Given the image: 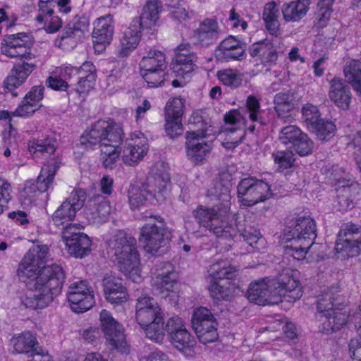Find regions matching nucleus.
Instances as JSON below:
<instances>
[{
	"mask_svg": "<svg viewBox=\"0 0 361 361\" xmlns=\"http://www.w3.org/2000/svg\"><path fill=\"white\" fill-rule=\"evenodd\" d=\"M207 195L218 200L219 204L211 208L197 207L194 212L195 217L200 226L219 238L220 245L225 244L226 251L231 250L238 232L252 250L264 252L267 249V240L259 231L251 226L243 230V225L237 221L235 215L230 212L231 197L228 183L216 181L207 190Z\"/></svg>",
	"mask_w": 361,
	"mask_h": 361,
	"instance_id": "obj_1",
	"label": "nucleus"
},
{
	"mask_svg": "<svg viewBox=\"0 0 361 361\" xmlns=\"http://www.w3.org/2000/svg\"><path fill=\"white\" fill-rule=\"evenodd\" d=\"M299 281L289 272L274 279H264L252 283L247 290V299L259 305H274L283 300L295 302L302 295Z\"/></svg>",
	"mask_w": 361,
	"mask_h": 361,
	"instance_id": "obj_2",
	"label": "nucleus"
},
{
	"mask_svg": "<svg viewBox=\"0 0 361 361\" xmlns=\"http://www.w3.org/2000/svg\"><path fill=\"white\" fill-rule=\"evenodd\" d=\"M169 166L164 161L157 162L151 169L147 178V186L131 184L128 190V202L133 210L146 205L149 192L153 193L158 202L164 201L171 191Z\"/></svg>",
	"mask_w": 361,
	"mask_h": 361,
	"instance_id": "obj_3",
	"label": "nucleus"
},
{
	"mask_svg": "<svg viewBox=\"0 0 361 361\" xmlns=\"http://www.w3.org/2000/svg\"><path fill=\"white\" fill-rule=\"evenodd\" d=\"M64 279V271L60 265L45 268L35 283V288L26 290L20 296L21 303L32 310L47 307L60 293Z\"/></svg>",
	"mask_w": 361,
	"mask_h": 361,
	"instance_id": "obj_4",
	"label": "nucleus"
},
{
	"mask_svg": "<svg viewBox=\"0 0 361 361\" xmlns=\"http://www.w3.org/2000/svg\"><path fill=\"white\" fill-rule=\"evenodd\" d=\"M109 247L114 262L124 276L133 282L140 283L143 277L136 239L123 231H117Z\"/></svg>",
	"mask_w": 361,
	"mask_h": 361,
	"instance_id": "obj_5",
	"label": "nucleus"
},
{
	"mask_svg": "<svg viewBox=\"0 0 361 361\" xmlns=\"http://www.w3.org/2000/svg\"><path fill=\"white\" fill-rule=\"evenodd\" d=\"M316 237L315 221L304 214L288 221L281 238L282 242L289 243L284 247L286 252L300 260L305 257Z\"/></svg>",
	"mask_w": 361,
	"mask_h": 361,
	"instance_id": "obj_6",
	"label": "nucleus"
},
{
	"mask_svg": "<svg viewBox=\"0 0 361 361\" xmlns=\"http://www.w3.org/2000/svg\"><path fill=\"white\" fill-rule=\"evenodd\" d=\"M135 319L147 338L157 343H164L166 334L163 312L155 299L146 294L137 299Z\"/></svg>",
	"mask_w": 361,
	"mask_h": 361,
	"instance_id": "obj_7",
	"label": "nucleus"
},
{
	"mask_svg": "<svg viewBox=\"0 0 361 361\" xmlns=\"http://www.w3.org/2000/svg\"><path fill=\"white\" fill-rule=\"evenodd\" d=\"M260 112V103L257 98L253 95L247 97L246 100V109L245 110H231L224 116L226 126L224 133L228 139L223 142V146L226 149H233L243 140L245 132L241 127L245 124V118L247 115L252 122L259 121ZM224 133H221V135Z\"/></svg>",
	"mask_w": 361,
	"mask_h": 361,
	"instance_id": "obj_8",
	"label": "nucleus"
},
{
	"mask_svg": "<svg viewBox=\"0 0 361 361\" xmlns=\"http://www.w3.org/2000/svg\"><path fill=\"white\" fill-rule=\"evenodd\" d=\"M189 123L197 130H191L186 133V155L194 164H203L209 157L213 148L211 135V126L202 121L201 117L194 114L190 117Z\"/></svg>",
	"mask_w": 361,
	"mask_h": 361,
	"instance_id": "obj_9",
	"label": "nucleus"
},
{
	"mask_svg": "<svg viewBox=\"0 0 361 361\" xmlns=\"http://www.w3.org/2000/svg\"><path fill=\"white\" fill-rule=\"evenodd\" d=\"M171 238L170 230L159 216H150L141 227L139 243L145 252L150 256L159 255Z\"/></svg>",
	"mask_w": 361,
	"mask_h": 361,
	"instance_id": "obj_10",
	"label": "nucleus"
},
{
	"mask_svg": "<svg viewBox=\"0 0 361 361\" xmlns=\"http://www.w3.org/2000/svg\"><path fill=\"white\" fill-rule=\"evenodd\" d=\"M123 131L115 121L106 118L94 123L80 136L79 144L85 149H92L97 145L103 147L111 142H121Z\"/></svg>",
	"mask_w": 361,
	"mask_h": 361,
	"instance_id": "obj_11",
	"label": "nucleus"
},
{
	"mask_svg": "<svg viewBox=\"0 0 361 361\" xmlns=\"http://www.w3.org/2000/svg\"><path fill=\"white\" fill-rule=\"evenodd\" d=\"M49 257V248L47 245L37 244L30 247L18 266L19 279L27 284L35 283L43 270L49 267L45 266Z\"/></svg>",
	"mask_w": 361,
	"mask_h": 361,
	"instance_id": "obj_12",
	"label": "nucleus"
},
{
	"mask_svg": "<svg viewBox=\"0 0 361 361\" xmlns=\"http://www.w3.org/2000/svg\"><path fill=\"white\" fill-rule=\"evenodd\" d=\"M164 329L166 338H169L176 350L186 357H195L197 354V341L187 329L182 318L177 316L170 317L164 325Z\"/></svg>",
	"mask_w": 361,
	"mask_h": 361,
	"instance_id": "obj_13",
	"label": "nucleus"
},
{
	"mask_svg": "<svg viewBox=\"0 0 361 361\" xmlns=\"http://www.w3.org/2000/svg\"><path fill=\"white\" fill-rule=\"evenodd\" d=\"M151 284L161 298L167 300L171 304L178 303L179 288L177 285L176 274L171 263L164 262L156 266Z\"/></svg>",
	"mask_w": 361,
	"mask_h": 361,
	"instance_id": "obj_14",
	"label": "nucleus"
},
{
	"mask_svg": "<svg viewBox=\"0 0 361 361\" xmlns=\"http://www.w3.org/2000/svg\"><path fill=\"white\" fill-rule=\"evenodd\" d=\"M237 189L238 201L246 207L265 202L273 195L269 183L252 177L242 179Z\"/></svg>",
	"mask_w": 361,
	"mask_h": 361,
	"instance_id": "obj_15",
	"label": "nucleus"
},
{
	"mask_svg": "<svg viewBox=\"0 0 361 361\" xmlns=\"http://www.w3.org/2000/svg\"><path fill=\"white\" fill-rule=\"evenodd\" d=\"M140 75L149 87H158L165 80L166 63L164 54L151 49L140 63Z\"/></svg>",
	"mask_w": 361,
	"mask_h": 361,
	"instance_id": "obj_16",
	"label": "nucleus"
},
{
	"mask_svg": "<svg viewBox=\"0 0 361 361\" xmlns=\"http://www.w3.org/2000/svg\"><path fill=\"white\" fill-rule=\"evenodd\" d=\"M191 324L201 343L206 345L218 340V322L208 308L204 307L195 308L192 315Z\"/></svg>",
	"mask_w": 361,
	"mask_h": 361,
	"instance_id": "obj_17",
	"label": "nucleus"
},
{
	"mask_svg": "<svg viewBox=\"0 0 361 361\" xmlns=\"http://www.w3.org/2000/svg\"><path fill=\"white\" fill-rule=\"evenodd\" d=\"M99 323L108 344L122 354H128L130 346L126 341L123 326L106 310L100 312Z\"/></svg>",
	"mask_w": 361,
	"mask_h": 361,
	"instance_id": "obj_18",
	"label": "nucleus"
},
{
	"mask_svg": "<svg viewBox=\"0 0 361 361\" xmlns=\"http://www.w3.org/2000/svg\"><path fill=\"white\" fill-rule=\"evenodd\" d=\"M85 226L81 224H71L65 226L62 231V241L68 253L76 258H82L91 251L90 238L80 231Z\"/></svg>",
	"mask_w": 361,
	"mask_h": 361,
	"instance_id": "obj_19",
	"label": "nucleus"
},
{
	"mask_svg": "<svg viewBox=\"0 0 361 361\" xmlns=\"http://www.w3.org/2000/svg\"><path fill=\"white\" fill-rule=\"evenodd\" d=\"M335 250L342 258L358 255L361 251V226L344 224L338 234Z\"/></svg>",
	"mask_w": 361,
	"mask_h": 361,
	"instance_id": "obj_20",
	"label": "nucleus"
},
{
	"mask_svg": "<svg viewBox=\"0 0 361 361\" xmlns=\"http://www.w3.org/2000/svg\"><path fill=\"white\" fill-rule=\"evenodd\" d=\"M148 150L147 137L141 131L135 130L130 133L123 141V147H121V159L124 164L135 166L143 160Z\"/></svg>",
	"mask_w": 361,
	"mask_h": 361,
	"instance_id": "obj_21",
	"label": "nucleus"
},
{
	"mask_svg": "<svg viewBox=\"0 0 361 361\" xmlns=\"http://www.w3.org/2000/svg\"><path fill=\"white\" fill-rule=\"evenodd\" d=\"M32 41L30 36L24 32L6 35L4 37L1 51L11 58L32 59L35 55L31 52Z\"/></svg>",
	"mask_w": 361,
	"mask_h": 361,
	"instance_id": "obj_22",
	"label": "nucleus"
},
{
	"mask_svg": "<svg viewBox=\"0 0 361 361\" xmlns=\"http://www.w3.org/2000/svg\"><path fill=\"white\" fill-rule=\"evenodd\" d=\"M44 95V87L34 86L24 97L13 111H1L0 120L11 121L13 117L26 118L31 116L41 106L40 102Z\"/></svg>",
	"mask_w": 361,
	"mask_h": 361,
	"instance_id": "obj_23",
	"label": "nucleus"
},
{
	"mask_svg": "<svg viewBox=\"0 0 361 361\" xmlns=\"http://www.w3.org/2000/svg\"><path fill=\"white\" fill-rule=\"evenodd\" d=\"M67 298L71 309L76 313L87 312L95 304L93 290L84 281L73 283L69 286Z\"/></svg>",
	"mask_w": 361,
	"mask_h": 361,
	"instance_id": "obj_24",
	"label": "nucleus"
},
{
	"mask_svg": "<svg viewBox=\"0 0 361 361\" xmlns=\"http://www.w3.org/2000/svg\"><path fill=\"white\" fill-rule=\"evenodd\" d=\"M197 59L189 44H180L175 50L172 70L177 77L188 80L197 69Z\"/></svg>",
	"mask_w": 361,
	"mask_h": 361,
	"instance_id": "obj_25",
	"label": "nucleus"
},
{
	"mask_svg": "<svg viewBox=\"0 0 361 361\" xmlns=\"http://www.w3.org/2000/svg\"><path fill=\"white\" fill-rule=\"evenodd\" d=\"M92 41L96 51L102 52L113 40L114 25L112 16L107 14L97 18L93 23Z\"/></svg>",
	"mask_w": 361,
	"mask_h": 361,
	"instance_id": "obj_26",
	"label": "nucleus"
},
{
	"mask_svg": "<svg viewBox=\"0 0 361 361\" xmlns=\"http://www.w3.org/2000/svg\"><path fill=\"white\" fill-rule=\"evenodd\" d=\"M248 51L250 56L264 66L275 65L279 58L277 42L270 39L252 44Z\"/></svg>",
	"mask_w": 361,
	"mask_h": 361,
	"instance_id": "obj_27",
	"label": "nucleus"
},
{
	"mask_svg": "<svg viewBox=\"0 0 361 361\" xmlns=\"http://www.w3.org/2000/svg\"><path fill=\"white\" fill-rule=\"evenodd\" d=\"M82 206L83 200H80L76 192H72L70 197L53 214L54 224L57 227L63 226V228L69 225V222L74 219L76 212Z\"/></svg>",
	"mask_w": 361,
	"mask_h": 361,
	"instance_id": "obj_28",
	"label": "nucleus"
},
{
	"mask_svg": "<svg viewBox=\"0 0 361 361\" xmlns=\"http://www.w3.org/2000/svg\"><path fill=\"white\" fill-rule=\"evenodd\" d=\"M56 171V166L54 163L44 164L37 177L36 185L32 180L27 181L21 191V196L30 200L33 197L36 189L40 192L47 191L52 185Z\"/></svg>",
	"mask_w": 361,
	"mask_h": 361,
	"instance_id": "obj_29",
	"label": "nucleus"
},
{
	"mask_svg": "<svg viewBox=\"0 0 361 361\" xmlns=\"http://www.w3.org/2000/svg\"><path fill=\"white\" fill-rule=\"evenodd\" d=\"M103 287L106 300L113 305H123L130 300L128 289L118 277L105 276L103 279Z\"/></svg>",
	"mask_w": 361,
	"mask_h": 361,
	"instance_id": "obj_30",
	"label": "nucleus"
},
{
	"mask_svg": "<svg viewBox=\"0 0 361 361\" xmlns=\"http://www.w3.org/2000/svg\"><path fill=\"white\" fill-rule=\"evenodd\" d=\"M112 208L110 202L102 196L90 200L84 210V216L89 224L99 225L108 221Z\"/></svg>",
	"mask_w": 361,
	"mask_h": 361,
	"instance_id": "obj_31",
	"label": "nucleus"
},
{
	"mask_svg": "<svg viewBox=\"0 0 361 361\" xmlns=\"http://www.w3.org/2000/svg\"><path fill=\"white\" fill-rule=\"evenodd\" d=\"M140 24L135 18L125 30L117 49V54L123 58L129 56L137 47L141 38Z\"/></svg>",
	"mask_w": 361,
	"mask_h": 361,
	"instance_id": "obj_32",
	"label": "nucleus"
},
{
	"mask_svg": "<svg viewBox=\"0 0 361 361\" xmlns=\"http://www.w3.org/2000/svg\"><path fill=\"white\" fill-rule=\"evenodd\" d=\"M329 97L335 106L341 110H348L352 101L350 90L343 81L338 78H333L330 82Z\"/></svg>",
	"mask_w": 361,
	"mask_h": 361,
	"instance_id": "obj_33",
	"label": "nucleus"
},
{
	"mask_svg": "<svg viewBox=\"0 0 361 361\" xmlns=\"http://www.w3.org/2000/svg\"><path fill=\"white\" fill-rule=\"evenodd\" d=\"M220 30L216 20L206 19L201 22L194 31L192 39L194 42L202 46H209L217 41Z\"/></svg>",
	"mask_w": 361,
	"mask_h": 361,
	"instance_id": "obj_34",
	"label": "nucleus"
},
{
	"mask_svg": "<svg viewBox=\"0 0 361 361\" xmlns=\"http://www.w3.org/2000/svg\"><path fill=\"white\" fill-rule=\"evenodd\" d=\"M13 352L18 354H25L32 357L37 350L38 341L34 334L25 331L15 335L11 341Z\"/></svg>",
	"mask_w": 361,
	"mask_h": 361,
	"instance_id": "obj_35",
	"label": "nucleus"
},
{
	"mask_svg": "<svg viewBox=\"0 0 361 361\" xmlns=\"http://www.w3.org/2000/svg\"><path fill=\"white\" fill-rule=\"evenodd\" d=\"M222 57L227 60H241L245 56L246 44L233 36L224 39L219 45Z\"/></svg>",
	"mask_w": 361,
	"mask_h": 361,
	"instance_id": "obj_36",
	"label": "nucleus"
},
{
	"mask_svg": "<svg viewBox=\"0 0 361 361\" xmlns=\"http://www.w3.org/2000/svg\"><path fill=\"white\" fill-rule=\"evenodd\" d=\"M162 6L159 0H147L139 20L140 29H152L157 25Z\"/></svg>",
	"mask_w": 361,
	"mask_h": 361,
	"instance_id": "obj_37",
	"label": "nucleus"
},
{
	"mask_svg": "<svg viewBox=\"0 0 361 361\" xmlns=\"http://www.w3.org/2000/svg\"><path fill=\"white\" fill-rule=\"evenodd\" d=\"M96 80L95 67L91 62H85L80 66V80L75 87L76 92L85 97L94 87Z\"/></svg>",
	"mask_w": 361,
	"mask_h": 361,
	"instance_id": "obj_38",
	"label": "nucleus"
},
{
	"mask_svg": "<svg viewBox=\"0 0 361 361\" xmlns=\"http://www.w3.org/2000/svg\"><path fill=\"white\" fill-rule=\"evenodd\" d=\"M310 0H291L283 5V18L287 22H298L306 16L310 6Z\"/></svg>",
	"mask_w": 361,
	"mask_h": 361,
	"instance_id": "obj_39",
	"label": "nucleus"
},
{
	"mask_svg": "<svg viewBox=\"0 0 361 361\" xmlns=\"http://www.w3.org/2000/svg\"><path fill=\"white\" fill-rule=\"evenodd\" d=\"M36 20L49 33L56 32L61 27V19L54 15L52 5H44V8L39 5V13L36 16Z\"/></svg>",
	"mask_w": 361,
	"mask_h": 361,
	"instance_id": "obj_40",
	"label": "nucleus"
},
{
	"mask_svg": "<svg viewBox=\"0 0 361 361\" xmlns=\"http://www.w3.org/2000/svg\"><path fill=\"white\" fill-rule=\"evenodd\" d=\"M236 269L233 267L231 262L226 259H217L207 269L209 281H221L231 279Z\"/></svg>",
	"mask_w": 361,
	"mask_h": 361,
	"instance_id": "obj_41",
	"label": "nucleus"
},
{
	"mask_svg": "<svg viewBox=\"0 0 361 361\" xmlns=\"http://www.w3.org/2000/svg\"><path fill=\"white\" fill-rule=\"evenodd\" d=\"M343 73L347 82L361 97V61L352 59L347 61Z\"/></svg>",
	"mask_w": 361,
	"mask_h": 361,
	"instance_id": "obj_42",
	"label": "nucleus"
},
{
	"mask_svg": "<svg viewBox=\"0 0 361 361\" xmlns=\"http://www.w3.org/2000/svg\"><path fill=\"white\" fill-rule=\"evenodd\" d=\"M119 143L113 142L101 147L100 159L102 166L105 169L112 170L118 165L122 155L121 147L118 145Z\"/></svg>",
	"mask_w": 361,
	"mask_h": 361,
	"instance_id": "obj_43",
	"label": "nucleus"
},
{
	"mask_svg": "<svg viewBox=\"0 0 361 361\" xmlns=\"http://www.w3.org/2000/svg\"><path fill=\"white\" fill-rule=\"evenodd\" d=\"M279 8L275 2H269L264 6L263 19L266 23L267 29L272 35H276L279 27L278 21Z\"/></svg>",
	"mask_w": 361,
	"mask_h": 361,
	"instance_id": "obj_44",
	"label": "nucleus"
},
{
	"mask_svg": "<svg viewBox=\"0 0 361 361\" xmlns=\"http://www.w3.org/2000/svg\"><path fill=\"white\" fill-rule=\"evenodd\" d=\"M275 109L279 117L288 118L287 114L294 109L292 96L288 93L280 92L274 97Z\"/></svg>",
	"mask_w": 361,
	"mask_h": 361,
	"instance_id": "obj_45",
	"label": "nucleus"
},
{
	"mask_svg": "<svg viewBox=\"0 0 361 361\" xmlns=\"http://www.w3.org/2000/svg\"><path fill=\"white\" fill-rule=\"evenodd\" d=\"M56 148V140L54 137H47L42 140H35L30 142L29 150L31 154L37 153L54 154Z\"/></svg>",
	"mask_w": 361,
	"mask_h": 361,
	"instance_id": "obj_46",
	"label": "nucleus"
},
{
	"mask_svg": "<svg viewBox=\"0 0 361 361\" xmlns=\"http://www.w3.org/2000/svg\"><path fill=\"white\" fill-rule=\"evenodd\" d=\"M320 112L317 106L312 104H306L302 108V118L303 123L307 129L311 130L315 128L316 125L321 120Z\"/></svg>",
	"mask_w": 361,
	"mask_h": 361,
	"instance_id": "obj_47",
	"label": "nucleus"
},
{
	"mask_svg": "<svg viewBox=\"0 0 361 361\" xmlns=\"http://www.w3.org/2000/svg\"><path fill=\"white\" fill-rule=\"evenodd\" d=\"M217 77L225 86L231 88H237L242 83V76L235 70L224 69L218 71Z\"/></svg>",
	"mask_w": 361,
	"mask_h": 361,
	"instance_id": "obj_48",
	"label": "nucleus"
},
{
	"mask_svg": "<svg viewBox=\"0 0 361 361\" xmlns=\"http://www.w3.org/2000/svg\"><path fill=\"white\" fill-rule=\"evenodd\" d=\"M302 133L303 132L298 126L290 125L281 129L279 137L283 144L292 147Z\"/></svg>",
	"mask_w": 361,
	"mask_h": 361,
	"instance_id": "obj_49",
	"label": "nucleus"
},
{
	"mask_svg": "<svg viewBox=\"0 0 361 361\" xmlns=\"http://www.w3.org/2000/svg\"><path fill=\"white\" fill-rule=\"evenodd\" d=\"M336 130L335 124L329 121L321 119L316 125L315 128H312L311 131L314 133L318 139L321 140H327L332 137Z\"/></svg>",
	"mask_w": 361,
	"mask_h": 361,
	"instance_id": "obj_50",
	"label": "nucleus"
},
{
	"mask_svg": "<svg viewBox=\"0 0 361 361\" xmlns=\"http://www.w3.org/2000/svg\"><path fill=\"white\" fill-rule=\"evenodd\" d=\"M272 157L274 165L279 171L291 168L295 161L294 154L290 151H277Z\"/></svg>",
	"mask_w": 361,
	"mask_h": 361,
	"instance_id": "obj_51",
	"label": "nucleus"
},
{
	"mask_svg": "<svg viewBox=\"0 0 361 361\" xmlns=\"http://www.w3.org/2000/svg\"><path fill=\"white\" fill-rule=\"evenodd\" d=\"M184 104L180 97H173L170 99L165 106V117L180 118L183 115Z\"/></svg>",
	"mask_w": 361,
	"mask_h": 361,
	"instance_id": "obj_52",
	"label": "nucleus"
},
{
	"mask_svg": "<svg viewBox=\"0 0 361 361\" xmlns=\"http://www.w3.org/2000/svg\"><path fill=\"white\" fill-rule=\"evenodd\" d=\"M291 148L300 156H307L313 151L314 142L307 134L303 133Z\"/></svg>",
	"mask_w": 361,
	"mask_h": 361,
	"instance_id": "obj_53",
	"label": "nucleus"
},
{
	"mask_svg": "<svg viewBox=\"0 0 361 361\" xmlns=\"http://www.w3.org/2000/svg\"><path fill=\"white\" fill-rule=\"evenodd\" d=\"M208 290L211 296L218 300H228L231 299V290L219 284V281H209Z\"/></svg>",
	"mask_w": 361,
	"mask_h": 361,
	"instance_id": "obj_54",
	"label": "nucleus"
},
{
	"mask_svg": "<svg viewBox=\"0 0 361 361\" xmlns=\"http://www.w3.org/2000/svg\"><path fill=\"white\" fill-rule=\"evenodd\" d=\"M334 0H321L319 6V11L316 25L318 27H324L327 25L331 13V6Z\"/></svg>",
	"mask_w": 361,
	"mask_h": 361,
	"instance_id": "obj_55",
	"label": "nucleus"
},
{
	"mask_svg": "<svg viewBox=\"0 0 361 361\" xmlns=\"http://www.w3.org/2000/svg\"><path fill=\"white\" fill-rule=\"evenodd\" d=\"M49 76L46 80V85L48 87L56 91H66L69 87L68 83L53 68L49 71Z\"/></svg>",
	"mask_w": 361,
	"mask_h": 361,
	"instance_id": "obj_56",
	"label": "nucleus"
},
{
	"mask_svg": "<svg viewBox=\"0 0 361 361\" xmlns=\"http://www.w3.org/2000/svg\"><path fill=\"white\" fill-rule=\"evenodd\" d=\"M165 129L166 134L171 137H176L183 133L182 119L166 118Z\"/></svg>",
	"mask_w": 361,
	"mask_h": 361,
	"instance_id": "obj_57",
	"label": "nucleus"
},
{
	"mask_svg": "<svg viewBox=\"0 0 361 361\" xmlns=\"http://www.w3.org/2000/svg\"><path fill=\"white\" fill-rule=\"evenodd\" d=\"M348 148L349 150H353L356 164L361 173V132H358L352 138L351 142L348 144Z\"/></svg>",
	"mask_w": 361,
	"mask_h": 361,
	"instance_id": "obj_58",
	"label": "nucleus"
},
{
	"mask_svg": "<svg viewBox=\"0 0 361 361\" xmlns=\"http://www.w3.org/2000/svg\"><path fill=\"white\" fill-rule=\"evenodd\" d=\"M35 68V64L32 63H23L14 66L11 70L13 71V74H16L24 83Z\"/></svg>",
	"mask_w": 361,
	"mask_h": 361,
	"instance_id": "obj_59",
	"label": "nucleus"
},
{
	"mask_svg": "<svg viewBox=\"0 0 361 361\" xmlns=\"http://www.w3.org/2000/svg\"><path fill=\"white\" fill-rule=\"evenodd\" d=\"M11 184L4 182L0 188V214L7 209V204L11 199Z\"/></svg>",
	"mask_w": 361,
	"mask_h": 361,
	"instance_id": "obj_60",
	"label": "nucleus"
},
{
	"mask_svg": "<svg viewBox=\"0 0 361 361\" xmlns=\"http://www.w3.org/2000/svg\"><path fill=\"white\" fill-rule=\"evenodd\" d=\"M54 69L56 71V73L59 74L66 81L71 79L72 76L76 74L80 75V67H74L70 64H64L59 67H54Z\"/></svg>",
	"mask_w": 361,
	"mask_h": 361,
	"instance_id": "obj_61",
	"label": "nucleus"
},
{
	"mask_svg": "<svg viewBox=\"0 0 361 361\" xmlns=\"http://www.w3.org/2000/svg\"><path fill=\"white\" fill-rule=\"evenodd\" d=\"M228 25L233 30H245L247 27V22L243 20L238 13H235L234 8H232L229 12Z\"/></svg>",
	"mask_w": 361,
	"mask_h": 361,
	"instance_id": "obj_62",
	"label": "nucleus"
},
{
	"mask_svg": "<svg viewBox=\"0 0 361 361\" xmlns=\"http://www.w3.org/2000/svg\"><path fill=\"white\" fill-rule=\"evenodd\" d=\"M348 355L351 361H361V338H352L350 341Z\"/></svg>",
	"mask_w": 361,
	"mask_h": 361,
	"instance_id": "obj_63",
	"label": "nucleus"
},
{
	"mask_svg": "<svg viewBox=\"0 0 361 361\" xmlns=\"http://www.w3.org/2000/svg\"><path fill=\"white\" fill-rule=\"evenodd\" d=\"M140 361H172L168 355L160 350H155L142 355Z\"/></svg>",
	"mask_w": 361,
	"mask_h": 361,
	"instance_id": "obj_64",
	"label": "nucleus"
}]
</instances>
